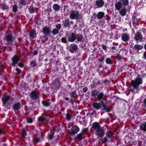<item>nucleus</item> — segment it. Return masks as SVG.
Returning <instances> with one entry per match:
<instances>
[{"mask_svg":"<svg viewBox=\"0 0 146 146\" xmlns=\"http://www.w3.org/2000/svg\"><path fill=\"white\" fill-rule=\"evenodd\" d=\"M14 38L11 35H8L5 36V40L8 44H11L13 41Z\"/></svg>","mask_w":146,"mask_h":146,"instance_id":"0eeeda50","label":"nucleus"},{"mask_svg":"<svg viewBox=\"0 0 146 146\" xmlns=\"http://www.w3.org/2000/svg\"><path fill=\"white\" fill-rule=\"evenodd\" d=\"M143 82L141 78H137L131 81V85L133 89L137 90L139 85Z\"/></svg>","mask_w":146,"mask_h":146,"instance_id":"7ed1b4c3","label":"nucleus"},{"mask_svg":"<svg viewBox=\"0 0 146 146\" xmlns=\"http://www.w3.org/2000/svg\"><path fill=\"white\" fill-rule=\"evenodd\" d=\"M102 47L103 50H105L106 52L107 51V47L106 46L104 45H102Z\"/></svg>","mask_w":146,"mask_h":146,"instance_id":"09e8293b","label":"nucleus"},{"mask_svg":"<svg viewBox=\"0 0 146 146\" xmlns=\"http://www.w3.org/2000/svg\"><path fill=\"white\" fill-rule=\"evenodd\" d=\"M76 94V92L75 91H74L72 92L70 94V96L71 98H72L74 97Z\"/></svg>","mask_w":146,"mask_h":146,"instance_id":"c9c22d12","label":"nucleus"},{"mask_svg":"<svg viewBox=\"0 0 146 146\" xmlns=\"http://www.w3.org/2000/svg\"><path fill=\"white\" fill-rule=\"evenodd\" d=\"M20 3L22 5H25L26 4L25 0H20Z\"/></svg>","mask_w":146,"mask_h":146,"instance_id":"49530a36","label":"nucleus"},{"mask_svg":"<svg viewBox=\"0 0 146 146\" xmlns=\"http://www.w3.org/2000/svg\"><path fill=\"white\" fill-rule=\"evenodd\" d=\"M128 0H119V1L116 2L115 6V9L117 10H119L122 6L125 7L129 4Z\"/></svg>","mask_w":146,"mask_h":146,"instance_id":"f03ea898","label":"nucleus"},{"mask_svg":"<svg viewBox=\"0 0 146 146\" xmlns=\"http://www.w3.org/2000/svg\"><path fill=\"white\" fill-rule=\"evenodd\" d=\"M140 128L141 130L144 131H146V122H145L141 124L140 127Z\"/></svg>","mask_w":146,"mask_h":146,"instance_id":"5701e85b","label":"nucleus"},{"mask_svg":"<svg viewBox=\"0 0 146 146\" xmlns=\"http://www.w3.org/2000/svg\"><path fill=\"white\" fill-rule=\"evenodd\" d=\"M40 139L39 138L34 137L33 139V141L35 143H38Z\"/></svg>","mask_w":146,"mask_h":146,"instance_id":"4c0bfd02","label":"nucleus"},{"mask_svg":"<svg viewBox=\"0 0 146 146\" xmlns=\"http://www.w3.org/2000/svg\"><path fill=\"white\" fill-rule=\"evenodd\" d=\"M97 86V84L96 83L93 82L92 84L91 85L90 87L91 88H94L96 87Z\"/></svg>","mask_w":146,"mask_h":146,"instance_id":"ea45409f","label":"nucleus"},{"mask_svg":"<svg viewBox=\"0 0 146 146\" xmlns=\"http://www.w3.org/2000/svg\"><path fill=\"white\" fill-rule=\"evenodd\" d=\"M30 97L32 100H36L39 98V94L38 92L33 91L31 93Z\"/></svg>","mask_w":146,"mask_h":146,"instance_id":"39448f33","label":"nucleus"},{"mask_svg":"<svg viewBox=\"0 0 146 146\" xmlns=\"http://www.w3.org/2000/svg\"><path fill=\"white\" fill-rule=\"evenodd\" d=\"M31 66L33 67L35 66L36 65V64L35 61H32L30 63Z\"/></svg>","mask_w":146,"mask_h":146,"instance_id":"a18cd8bd","label":"nucleus"},{"mask_svg":"<svg viewBox=\"0 0 146 146\" xmlns=\"http://www.w3.org/2000/svg\"><path fill=\"white\" fill-rule=\"evenodd\" d=\"M43 33L44 35H48L51 33V28L49 27L45 26L43 27L42 29Z\"/></svg>","mask_w":146,"mask_h":146,"instance_id":"423d86ee","label":"nucleus"},{"mask_svg":"<svg viewBox=\"0 0 146 146\" xmlns=\"http://www.w3.org/2000/svg\"><path fill=\"white\" fill-rule=\"evenodd\" d=\"M30 37L32 38H34L36 35L35 31L34 30H33L29 33Z\"/></svg>","mask_w":146,"mask_h":146,"instance_id":"a878e982","label":"nucleus"},{"mask_svg":"<svg viewBox=\"0 0 146 146\" xmlns=\"http://www.w3.org/2000/svg\"><path fill=\"white\" fill-rule=\"evenodd\" d=\"M102 101L100 100V103H94L93 104V106L94 108L97 110H99L100 109L102 106Z\"/></svg>","mask_w":146,"mask_h":146,"instance_id":"9d476101","label":"nucleus"},{"mask_svg":"<svg viewBox=\"0 0 146 146\" xmlns=\"http://www.w3.org/2000/svg\"><path fill=\"white\" fill-rule=\"evenodd\" d=\"M33 119L31 118H30L27 119V122L29 123H31L33 122Z\"/></svg>","mask_w":146,"mask_h":146,"instance_id":"8fccbe9b","label":"nucleus"},{"mask_svg":"<svg viewBox=\"0 0 146 146\" xmlns=\"http://www.w3.org/2000/svg\"><path fill=\"white\" fill-rule=\"evenodd\" d=\"M134 48L135 49L139 50L142 49L143 47L140 45L135 44L134 46Z\"/></svg>","mask_w":146,"mask_h":146,"instance_id":"c85d7f7f","label":"nucleus"},{"mask_svg":"<svg viewBox=\"0 0 146 146\" xmlns=\"http://www.w3.org/2000/svg\"><path fill=\"white\" fill-rule=\"evenodd\" d=\"M29 12L31 13H33L35 11V9L32 6H30L29 8Z\"/></svg>","mask_w":146,"mask_h":146,"instance_id":"2f4dec72","label":"nucleus"},{"mask_svg":"<svg viewBox=\"0 0 146 146\" xmlns=\"http://www.w3.org/2000/svg\"><path fill=\"white\" fill-rule=\"evenodd\" d=\"M100 84V82L99 81H98V83H96V84H97V85H98V84Z\"/></svg>","mask_w":146,"mask_h":146,"instance_id":"338daca9","label":"nucleus"},{"mask_svg":"<svg viewBox=\"0 0 146 146\" xmlns=\"http://www.w3.org/2000/svg\"><path fill=\"white\" fill-rule=\"evenodd\" d=\"M59 31L57 29L54 28L53 29L52 31V33L53 35H56L59 33Z\"/></svg>","mask_w":146,"mask_h":146,"instance_id":"c756f323","label":"nucleus"},{"mask_svg":"<svg viewBox=\"0 0 146 146\" xmlns=\"http://www.w3.org/2000/svg\"><path fill=\"white\" fill-rule=\"evenodd\" d=\"M145 49L146 50V44H145L144 46Z\"/></svg>","mask_w":146,"mask_h":146,"instance_id":"69168bd1","label":"nucleus"},{"mask_svg":"<svg viewBox=\"0 0 146 146\" xmlns=\"http://www.w3.org/2000/svg\"><path fill=\"white\" fill-rule=\"evenodd\" d=\"M53 8L54 10L57 11L59 10L60 7L59 5L56 4H54L53 5Z\"/></svg>","mask_w":146,"mask_h":146,"instance_id":"bb28decb","label":"nucleus"},{"mask_svg":"<svg viewBox=\"0 0 146 146\" xmlns=\"http://www.w3.org/2000/svg\"><path fill=\"white\" fill-rule=\"evenodd\" d=\"M69 16L71 19H77L79 17V12L76 11H70Z\"/></svg>","mask_w":146,"mask_h":146,"instance_id":"20e7f679","label":"nucleus"},{"mask_svg":"<svg viewBox=\"0 0 146 146\" xmlns=\"http://www.w3.org/2000/svg\"><path fill=\"white\" fill-rule=\"evenodd\" d=\"M111 60L110 58H107L106 59V63L108 64H111Z\"/></svg>","mask_w":146,"mask_h":146,"instance_id":"58836bf2","label":"nucleus"},{"mask_svg":"<svg viewBox=\"0 0 146 146\" xmlns=\"http://www.w3.org/2000/svg\"><path fill=\"white\" fill-rule=\"evenodd\" d=\"M42 104L44 106L46 107L49 106L50 105V104L48 102L46 101H43Z\"/></svg>","mask_w":146,"mask_h":146,"instance_id":"473e14b6","label":"nucleus"},{"mask_svg":"<svg viewBox=\"0 0 146 146\" xmlns=\"http://www.w3.org/2000/svg\"><path fill=\"white\" fill-rule=\"evenodd\" d=\"M112 135V133L111 131H108L107 132L106 135L108 138H110Z\"/></svg>","mask_w":146,"mask_h":146,"instance_id":"7c9ffc66","label":"nucleus"},{"mask_svg":"<svg viewBox=\"0 0 146 146\" xmlns=\"http://www.w3.org/2000/svg\"><path fill=\"white\" fill-rule=\"evenodd\" d=\"M104 13L102 12H98L97 15V18L98 19H102L104 15Z\"/></svg>","mask_w":146,"mask_h":146,"instance_id":"4be33fe9","label":"nucleus"},{"mask_svg":"<svg viewBox=\"0 0 146 146\" xmlns=\"http://www.w3.org/2000/svg\"><path fill=\"white\" fill-rule=\"evenodd\" d=\"M121 38L123 41L126 42L129 39V36L126 33H123L121 35Z\"/></svg>","mask_w":146,"mask_h":146,"instance_id":"ddd939ff","label":"nucleus"},{"mask_svg":"<svg viewBox=\"0 0 146 146\" xmlns=\"http://www.w3.org/2000/svg\"><path fill=\"white\" fill-rule=\"evenodd\" d=\"M66 36L68 41L70 42H74L76 39L78 42H82L83 40V36L82 35L68 33L66 34Z\"/></svg>","mask_w":146,"mask_h":146,"instance_id":"f257e3e1","label":"nucleus"},{"mask_svg":"<svg viewBox=\"0 0 146 146\" xmlns=\"http://www.w3.org/2000/svg\"><path fill=\"white\" fill-rule=\"evenodd\" d=\"M53 136L50 134H49L48 135V139H51L53 138Z\"/></svg>","mask_w":146,"mask_h":146,"instance_id":"5fc2aeb1","label":"nucleus"},{"mask_svg":"<svg viewBox=\"0 0 146 146\" xmlns=\"http://www.w3.org/2000/svg\"><path fill=\"white\" fill-rule=\"evenodd\" d=\"M11 97L8 95L5 94L2 99L3 103L4 105L5 104L9 101L11 100Z\"/></svg>","mask_w":146,"mask_h":146,"instance_id":"6e6552de","label":"nucleus"},{"mask_svg":"<svg viewBox=\"0 0 146 146\" xmlns=\"http://www.w3.org/2000/svg\"><path fill=\"white\" fill-rule=\"evenodd\" d=\"M66 118L67 120H70L71 119V116L69 114H66Z\"/></svg>","mask_w":146,"mask_h":146,"instance_id":"c03bdc74","label":"nucleus"},{"mask_svg":"<svg viewBox=\"0 0 146 146\" xmlns=\"http://www.w3.org/2000/svg\"><path fill=\"white\" fill-rule=\"evenodd\" d=\"M144 103L145 106H146V98L144 100Z\"/></svg>","mask_w":146,"mask_h":146,"instance_id":"052dcab7","label":"nucleus"},{"mask_svg":"<svg viewBox=\"0 0 146 146\" xmlns=\"http://www.w3.org/2000/svg\"><path fill=\"white\" fill-rule=\"evenodd\" d=\"M18 66H20L21 67H22L23 66V64H22V63H19L18 65Z\"/></svg>","mask_w":146,"mask_h":146,"instance_id":"13d9d810","label":"nucleus"},{"mask_svg":"<svg viewBox=\"0 0 146 146\" xmlns=\"http://www.w3.org/2000/svg\"><path fill=\"white\" fill-rule=\"evenodd\" d=\"M88 129L87 128H84L83 129L80 133H82V134H83L85 133L88 131Z\"/></svg>","mask_w":146,"mask_h":146,"instance_id":"f704fd0d","label":"nucleus"},{"mask_svg":"<svg viewBox=\"0 0 146 146\" xmlns=\"http://www.w3.org/2000/svg\"><path fill=\"white\" fill-rule=\"evenodd\" d=\"M110 17H107V19H108V20H110Z\"/></svg>","mask_w":146,"mask_h":146,"instance_id":"774afa93","label":"nucleus"},{"mask_svg":"<svg viewBox=\"0 0 146 146\" xmlns=\"http://www.w3.org/2000/svg\"><path fill=\"white\" fill-rule=\"evenodd\" d=\"M75 100L74 99H73L71 98L70 99V102L72 105H74V103L75 102Z\"/></svg>","mask_w":146,"mask_h":146,"instance_id":"603ef678","label":"nucleus"},{"mask_svg":"<svg viewBox=\"0 0 146 146\" xmlns=\"http://www.w3.org/2000/svg\"><path fill=\"white\" fill-rule=\"evenodd\" d=\"M21 104L19 103L15 104L13 106V109L15 111L18 110L20 108Z\"/></svg>","mask_w":146,"mask_h":146,"instance_id":"aec40b11","label":"nucleus"},{"mask_svg":"<svg viewBox=\"0 0 146 146\" xmlns=\"http://www.w3.org/2000/svg\"><path fill=\"white\" fill-rule=\"evenodd\" d=\"M70 46L74 51L76 50L78 48V45L74 43L71 44Z\"/></svg>","mask_w":146,"mask_h":146,"instance_id":"cd10ccee","label":"nucleus"},{"mask_svg":"<svg viewBox=\"0 0 146 146\" xmlns=\"http://www.w3.org/2000/svg\"><path fill=\"white\" fill-rule=\"evenodd\" d=\"M55 26L56 28H55L57 29L59 31H60V29H61V25L60 24H56Z\"/></svg>","mask_w":146,"mask_h":146,"instance_id":"72a5a7b5","label":"nucleus"},{"mask_svg":"<svg viewBox=\"0 0 146 146\" xmlns=\"http://www.w3.org/2000/svg\"><path fill=\"white\" fill-rule=\"evenodd\" d=\"M102 106L103 108V109L105 110L106 111L109 112L110 111V109L109 108L106 106L104 104L103 101H102Z\"/></svg>","mask_w":146,"mask_h":146,"instance_id":"b1692460","label":"nucleus"},{"mask_svg":"<svg viewBox=\"0 0 146 146\" xmlns=\"http://www.w3.org/2000/svg\"><path fill=\"white\" fill-rule=\"evenodd\" d=\"M22 136H24L27 135L25 129H23L22 131Z\"/></svg>","mask_w":146,"mask_h":146,"instance_id":"37998d69","label":"nucleus"},{"mask_svg":"<svg viewBox=\"0 0 146 146\" xmlns=\"http://www.w3.org/2000/svg\"><path fill=\"white\" fill-rule=\"evenodd\" d=\"M98 93V92L96 90H92L91 91V95L96 97V96H97Z\"/></svg>","mask_w":146,"mask_h":146,"instance_id":"393cba45","label":"nucleus"},{"mask_svg":"<svg viewBox=\"0 0 146 146\" xmlns=\"http://www.w3.org/2000/svg\"><path fill=\"white\" fill-rule=\"evenodd\" d=\"M143 56L144 58L146 59V51L143 53Z\"/></svg>","mask_w":146,"mask_h":146,"instance_id":"4d7b16f0","label":"nucleus"},{"mask_svg":"<svg viewBox=\"0 0 146 146\" xmlns=\"http://www.w3.org/2000/svg\"><path fill=\"white\" fill-rule=\"evenodd\" d=\"M105 57H106V56H103V57L100 58L99 59V61L101 62H103L104 61V59H105Z\"/></svg>","mask_w":146,"mask_h":146,"instance_id":"de8ad7c7","label":"nucleus"},{"mask_svg":"<svg viewBox=\"0 0 146 146\" xmlns=\"http://www.w3.org/2000/svg\"><path fill=\"white\" fill-rule=\"evenodd\" d=\"M115 48H116L115 46H113L112 47H111V49H112V50H115Z\"/></svg>","mask_w":146,"mask_h":146,"instance_id":"e2e57ef3","label":"nucleus"},{"mask_svg":"<svg viewBox=\"0 0 146 146\" xmlns=\"http://www.w3.org/2000/svg\"><path fill=\"white\" fill-rule=\"evenodd\" d=\"M65 99L66 100H69V98H65Z\"/></svg>","mask_w":146,"mask_h":146,"instance_id":"0e129e2a","label":"nucleus"},{"mask_svg":"<svg viewBox=\"0 0 146 146\" xmlns=\"http://www.w3.org/2000/svg\"><path fill=\"white\" fill-rule=\"evenodd\" d=\"M19 60V58L18 56H15L12 58V65L15 66V65L17 62Z\"/></svg>","mask_w":146,"mask_h":146,"instance_id":"2eb2a0df","label":"nucleus"},{"mask_svg":"<svg viewBox=\"0 0 146 146\" xmlns=\"http://www.w3.org/2000/svg\"><path fill=\"white\" fill-rule=\"evenodd\" d=\"M4 133L3 131L1 129H0V135L1 134H3Z\"/></svg>","mask_w":146,"mask_h":146,"instance_id":"bf43d9fd","label":"nucleus"},{"mask_svg":"<svg viewBox=\"0 0 146 146\" xmlns=\"http://www.w3.org/2000/svg\"><path fill=\"white\" fill-rule=\"evenodd\" d=\"M70 23L69 22V20L68 19H65L63 21V24L64 27H68L69 26Z\"/></svg>","mask_w":146,"mask_h":146,"instance_id":"a211bd4d","label":"nucleus"},{"mask_svg":"<svg viewBox=\"0 0 146 146\" xmlns=\"http://www.w3.org/2000/svg\"><path fill=\"white\" fill-rule=\"evenodd\" d=\"M96 135L100 137H102L104 135V131L102 127L96 130Z\"/></svg>","mask_w":146,"mask_h":146,"instance_id":"4468645a","label":"nucleus"},{"mask_svg":"<svg viewBox=\"0 0 146 146\" xmlns=\"http://www.w3.org/2000/svg\"><path fill=\"white\" fill-rule=\"evenodd\" d=\"M82 133H80L77 135V136L75 138V141H81L82 139Z\"/></svg>","mask_w":146,"mask_h":146,"instance_id":"6ab92c4d","label":"nucleus"},{"mask_svg":"<svg viewBox=\"0 0 146 146\" xmlns=\"http://www.w3.org/2000/svg\"><path fill=\"white\" fill-rule=\"evenodd\" d=\"M119 11V13L121 16L123 17L126 15L127 13V11L125 8H123L121 9Z\"/></svg>","mask_w":146,"mask_h":146,"instance_id":"dca6fc26","label":"nucleus"},{"mask_svg":"<svg viewBox=\"0 0 146 146\" xmlns=\"http://www.w3.org/2000/svg\"><path fill=\"white\" fill-rule=\"evenodd\" d=\"M66 38V37H62L61 39L62 42L64 43H66L67 42V40Z\"/></svg>","mask_w":146,"mask_h":146,"instance_id":"a19ab883","label":"nucleus"},{"mask_svg":"<svg viewBox=\"0 0 146 146\" xmlns=\"http://www.w3.org/2000/svg\"><path fill=\"white\" fill-rule=\"evenodd\" d=\"M143 38L142 36L140 33L137 32L135 35V39L136 40L141 41Z\"/></svg>","mask_w":146,"mask_h":146,"instance_id":"f8f14e48","label":"nucleus"},{"mask_svg":"<svg viewBox=\"0 0 146 146\" xmlns=\"http://www.w3.org/2000/svg\"><path fill=\"white\" fill-rule=\"evenodd\" d=\"M92 127L96 131L101 127L98 123L96 122H94L93 123Z\"/></svg>","mask_w":146,"mask_h":146,"instance_id":"f3484780","label":"nucleus"},{"mask_svg":"<svg viewBox=\"0 0 146 146\" xmlns=\"http://www.w3.org/2000/svg\"><path fill=\"white\" fill-rule=\"evenodd\" d=\"M17 10V7L16 5H14L13 6V11L15 13L16 12Z\"/></svg>","mask_w":146,"mask_h":146,"instance_id":"e433bc0d","label":"nucleus"},{"mask_svg":"<svg viewBox=\"0 0 146 146\" xmlns=\"http://www.w3.org/2000/svg\"><path fill=\"white\" fill-rule=\"evenodd\" d=\"M104 94L102 92H98L97 96V99L98 100H100L103 98Z\"/></svg>","mask_w":146,"mask_h":146,"instance_id":"412c9836","label":"nucleus"},{"mask_svg":"<svg viewBox=\"0 0 146 146\" xmlns=\"http://www.w3.org/2000/svg\"><path fill=\"white\" fill-rule=\"evenodd\" d=\"M45 119V118L42 117H40L38 118V120L39 121H44Z\"/></svg>","mask_w":146,"mask_h":146,"instance_id":"79ce46f5","label":"nucleus"},{"mask_svg":"<svg viewBox=\"0 0 146 146\" xmlns=\"http://www.w3.org/2000/svg\"><path fill=\"white\" fill-rule=\"evenodd\" d=\"M16 70L18 72L19 74L21 73V71L18 68H16Z\"/></svg>","mask_w":146,"mask_h":146,"instance_id":"6e6d98bb","label":"nucleus"},{"mask_svg":"<svg viewBox=\"0 0 146 146\" xmlns=\"http://www.w3.org/2000/svg\"><path fill=\"white\" fill-rule=\"evenodd\" d=\"M116 58L118 60H120L122 58V56L118 54L116 56Z\"/></svg>","mask_w":146,"mask_h":146,"instance_id":"3c124183","label":"nucleus"},{"mask_svg":"<svg viewBox=\"0 0 146 146\" xmlns=\"http://www.w3.org/2000/svg\"><path fill=\"white\" fill-rule=\"evenodd\" d=\"M38 53V52L36 51V50H35V51H34V54L35 55H36Z\"/></svg>","mask_w":146,"mask_h":146,"instance_id":"680f3d73","label":"nucleus"},{"mask_svg":"<svg viewBox=\"0 0 146 146\" xmlns=\"http://www.w3.org/2000/svg\"><path fill=\"white\" fill-rule=\"evenodd\" d=\"M95 4L98 8L102 7L104 6V2L102 0H96Z\"/></svg>","mask_w":146,"mask_h":146,"instance_id":"1a4fd4ad","label":"nucleus"},{"mask_svg":"<svg viewBox=\"0 0 146 146\" xmlns=\"http://www.w3.org/2000/svg\"><path fill=\"white\" fill-rule=\"evenodd\" d=\"M79 131V128L78 127L75 125L73 126L71 128V131L70 133L72 134H75Z\"/></svg>","mask_w":146,"mask_h":146,"instance_id":"9b49d317","label":"nucleus"},{"mask_svg":"<svg viewBox=\"0 0 146 146\" xmlns=\"http://www.w3.org/2000/svg\"><path fill=\"white\" fill-rule=\"evenodd\" d=\"M83 92L84 93L86 92L88 90V88L87 87H85L83 89Z\"/></svg>","mask_w":146,"mask_h":146,"instance_id":"864d4df0","label":"nucleus"}]
</instances>
